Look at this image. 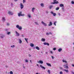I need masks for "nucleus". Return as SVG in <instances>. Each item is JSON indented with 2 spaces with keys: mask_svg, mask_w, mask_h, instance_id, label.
Listing matches in <instances>:
<instances>
[{
  "mask_svg": "<svg viewBox=\"0 0 74 74\" xmlns=\"http://www.w3.org/2000/svg\"><path fill=\"white\" fill-rule=\"evenodd\" d=\"M72 67H74V65L73 64H72Z\"/></svg>",
  "mask_w": 74,
  "mask_h": 74,
  "instance_id": "54",
  "label": "nucleus"
},
{
  "mask_svg": "<svg viewBox=\"0 0 74 74\" xmlns=\"http://www.w3.org/2000/svg\"><path fill=\"white\" fill-rule=\"evenodd\" d=\"M71 4H74V2L73 1H71Z\"/></svg>",
  "mask_w": 74,
  "mask_h": 74,
  "instance_id": "34",
  "label": "nucleus"
},
{
  "mask_svg": "<svg viewBox=\"0 0 74 74\" xmlns=\"http://www.w3.org/2000/svg\"><path fill=\"white\" fill-rule=\"evenodd\" d=\"M56 0H54L53 1V2H56Z\"/></svg>",
  "mask_w": 74,
  "mask_h": 74,
  "instance_id": "50",
  "label": "nucleus"
},
{
  "mask_svg": "<svg viewBox=\"0 0 74 74\" xmlns=\"http://www.w3.org/2000/svg\"><path fill=\"white\" fill-rule=\"evenodd\" d=\"M64 71H66V73H69V71H68V70H67L64 69Z\"/></svg>",
  "mask_w": 74,
  "mask_h": 74,
  "instance_id": "18",
  "label": "nucleus"
},
{
  "mask_svg": "<svg viewBox=\"0 0 74 74\" xmlns=\"http://www.w3.org/2000/svg\"><path fill=\"white\" fill-rule=\"evenodd\" d=\"M7 25H10V24H9V23H7Z\"/></svg>",
  "mask_w": 74,
  "mask_h": 74,
  "instance_id": "52",
  "label": "nucleus"
},
{
  "mask_svg": "<svg viewBox=\"0 0 74 74\" xmlns=\"http://www.w3.org/2000/svg\"><path fill=\"white\" fill-rule=\"evenodd\" d=\"M30 62H31V63H32V60H30Z\"/></svg>",
  "mask_w": 74,
  "mask_h": 74,
  "instance_id": "56",
  "label": "nucleus"
},
{
  "mask_svg": "<svg viewBox=\"0 0 74 74\" xmlns=\"http://www.w3.org/2000/svg\"><path fill=\"white\" fill-rule=\"evenodd\" d=\"M46 13L47 14H48V11H46Z\"/></svg>",
  "mask_w": 74,
  "mask_h": 74,
  "instance_id": "59",
  "label": "nucleus"
},
{
  "mask_svg": "<svg viewBox=\"0 0 74 74\" xmlns=\"http://www.w3.org/2000/svg\"><path fill=\"white\" fill-rule=\"evenodd\" d=\"M47 42H45L44 43V45H47Z\"/></svg>",
  "mask_w": 74,
  "mask_h": 74,
  "instance_id": "41",
  "label": "nucleus"
},
{
  "mask_svg": "<svg viewBox=\"0 0 74 74\" xmlns=\"http://www.w3.org/2000/svg\"><path fill=\"white\" fill-rule=\"evenodd\" d=\"M60 74H63V72H62V71H61L60 72Z\"/></svg>",
  "mask_w": 74,
  "mask_h": 74,
  "instance_id": "35",
  "label": "nucleus"
},
{
  "mask_svg": "<svg viewBox=\"0 0 74 74\" xmlns=\"http://www.w3.org/2000/svg\"><path fill=\"white\" fill-rule=\"evenodd\" d=\"M28 16L29 18H31V16L30 14H29L28 15Z\"/></svg>",
  "mask_w": 74,
  "mask_h": 74,
  "instance_id": "33",
  "label": "nucleus"
},
{
  "mask_svg": "<svg viewBox=\"0 0 74 74\" xmlns=\"http://www.w3.org/2000/svg\"><path fill=\"white\" fill-rule=\"evenodd\" d=\"M60 69H63V68H62V67H60Z\"/></svg>",
  "mask_w": 74,
  "mask_h": 74,
  "instance_id": "53",
  "label": "nucleus"
},
{
  "mask_svg": "<svg viewBox=\"0 0 74 74\" xmlns=\"http://www.w3.org/2000/svg\"><path fill=\"white\" fill-rule=\"evenodd\" d=\"M68 65H67V64H66V65H64V68H65V69H68L69 68V67H68Z\"/></svg>",
  "mask_w": 74,
  "mask_h": 74,
  "instance_id": "3",
  "label": "nucleus"
},
{
  "mask_svg": "<svg viewBox=\"0 0 74 74\" xmlns=\"http://www.w3.org/2000/svg\"><path fill=\"white\" fill-rule=\"evenodd\" d=\"M22 12H20L19 13H18V16H25V14H22Z\"/></svg>",
  "mask_w": 74,
  "mask_h": 74,
  "instance_id": "1",
  "label": "nucleus"
},
{
  "mask_svg": "<svg viewBox=\"0 0 74 74\" xmlns=\"http://www.w3.org/2000/svg\"><path fill=\"white\" fill-rule=\"evenodd\" d=\"M51 4H54L55 3V2H52L51 3Z\"/></svg>",
  "mask_w": 74,
  "mask_h": 74,
  "instance_id": "38",
  "label": "nucleus"
},
{
  "mask_svg": "<svg viewBox=\"0 0 74 74\" xmlns=\"http://www.w3.org/2000/svg\"><path fill=\"white\" fill-rule=\"evenodd\" d=\"M10 32H8L7 34L8 35L10 34Z\"/></svg>",
  "mask_w": 74,
  "mask_h": 74,
  "instance_id": "40",
  "label": "nucleus"
},
{
  "mask_svg": "<svg viewBox=\"0 0 74 74\" xmlns=\"http://www.w3.org/2000/svg\"><path fill=\"white\" fill-rule=\"evenodd\" d=\"M35 23L36 25H38V23L37 22H35Z\"/></svg>",
  "mask_w": 74,
  "mask_h": 74,
  "instance_id": "29",
  "label": "nucleus"
},
{
  "mask_svg": "<svg viewBox=\"0 0 74 74\" xmlns=\"http://www.w3.org/2000/svg\"><path fill=\"white\" fill-rule=\"evenodd\" d=\"M20 7H21V9H22L23 8L24 6L23 4H22V3H20Z\"/></svg>",
  "mask_w": 74,
  "mask_h": 74,
  "instance_id": "4",
  "label": "nucleus"
},
{
  "mask_svg": "<svg viewBox=\"0 0 74 74\" xmlns=\"http://www.w3.org/2000/svg\"><path fill=\"white\" fill-rule=\"evenodd\" d=\"M37 66H38H38H39L38 64H37Z\"/></svg>",
  "mask_w": 74,
  "mask_h": 74,
  "instance_id": "58",
  "label": "nucleus"
},
{
  "mask_svg": "<svg viewBox=\"0 0 74 74\" xmlns=\"http://www.w3.org/2000/svg\"><path fill=\"white\" fill-rule=\"evenodd\" d=\"M51 58H52V59H54V58L53 56H51Z\"/></svg>",
  "mask_w": 74,
  "mask_h": 74,
  "instance_id": "47",
  "label": "nucleus"
},
{
  "mask_svg": "<svg viewBox=\"0 0 74 74\" xmlns=\"http://www.w3.org/2000/svg\"><path fill=\"white\" fill-rule=\"evenodd\" d=\"M59 10V8L57 7L56 8V10Z\"/></svg>",
  "mask_w": 74,
  "mask_h": 74,
  "instance_id": "25",
  "label": "nucleus"
},
{
  "mask_svg": "<svg viewBox=\"0 0 74 74\" xmlns=\"http://www.w3.org/2000/svg\"><path fill=\"white\" fill-rule=\"evenodd\" d=\"M54 3L55 4H57L58 3H59V2L58 1H57L55 2Z\"/></svg>",
  "mask_w": 74,
  "mask_h": 74,
  "instance_id": "23",
  "label": "nucleus"
},
{
  "mask_svg": "<svg viewBox=\"0 0 74 74\" xmlns=\"http://www.w3.org/2000/svg\"><path fill=\"white\" fill-rule=\"evenodd\" d=\"M28 56H29V57H31V56H31V55H30V54H29V55H28Z\"/></svg>",
  "mask_w": 74,
  "mask_h": 74,
  "instance_id": "48",
  "label": "nucleus"
},
{
  "mask_svg": "<svg viewBox=\"0 0 74 74\" xmlns=\"http://www.w3.org/2000/svg\"><path fill=\"white\" fill-rule=\"evenodd\" d=\"M48 46L49 45V43H47V45Z\"/></svg>",
  "mask_w": 74,
  "mask_h": 74,
  "instance_id": "45",
  "label": "nucleus"
},
{
  "mask_svg": "<svg viewBox=\"0 0 74 74\" xmlns=\"http://www.w3.org/2000/svg\"><path fill=\"white\" fill-rule=\"evenodd\" d=\"M64 6V5H63V4H61L60 5V7H62Z\"/></svg>",
  "mask_w": 74,
  "mask_h": 74,
  "instance_id": "17",
  "label": "nucleus"
},
{
  "mask_svg": "<svg viewBox=\"0 0 74 74\" xmlns=\"http://www.w3.org/2000/svg\"><path fill=\"white\" fill-rule=\"evenodd\" d=\"M50 53H51L52 54H53V52L52 51H50Z\"/></svg>",
  "mask_w": 74,
  "mask_h": 74,
  "instance_id": "36",
  "label": "nucleus"
},
{
  "mask_svg": "<svg viewBox=\"0 0 74 74\" xmlns=\"http://www.w3.org/2000/svg\"><path fill=\"white\" fill-rule=\"evenodd\" d=\"M16 35L17 36H19L20 35H19V33H18V32H17L16 31Z\"/></svg>",
  "mask_w": 74,
  "mask_h": 74,
  "instance_id": "7",
  "label": "nucleus"
},
{
  "mask_svg": "<svg viewBox=\"0 0 74 74\" xmlns=\"http://www.w3.org/2000/svg\"><path fill=\"white\" fill-rule=\"evenodd\" d=\"M8 14H10V15H12L13 14H12V13L11 12H10V11H9L8 12Z\"/></svg>",
  "mask_w": 74,
  "mask_h": 74,
  "instance_id": "8",
  "label": "nucleus"
},
{
  "mask_svg": "<svg viewBox=\"0 0 74 74\" xmlns=\"http://www.w3.org/2000/svg\"><path fill=\"white\" fill-rule=\"evenodd\" d=\"M41 40L42 41H43V42H44L45 41V39L42 38L41 39Z\"/></svg>",
  "mask_w": 74,
  "mask_h": 74,
  "instance_id": "13",
  "label": "nucleus"
},
{
  "mask_svg": "<svg viewBox=\"0 0 74 74\" xmlns=\"http://www.w3.org/2000/svg\"><path fill=\"white\" fill-rule=\"evenodd\" d=\"M62 50V49L61 48H60L58 49V51L59 52H60Z\"/></svg>",
  "mask_w": 74,
  "mask_h": 74,
  "instance_id": "19",
  "label": "nucleus"
},
{
  "mask_svg": "<svg viewBox=\"0 0 74 74\" xmlns=\"http://www.w3.org/2000/svg\"><path fill=\"white\" fill-rule=\"evenodd\" d=\"M40 67L42 68V69H44V70H45V68L42 66L41 65H40Z\"/></svg>",
  "mask_w": 74,
  "mask_h": 74,
  "instance_id": "6",
  "label": "nucleus"
},
{
  "mask_svg": "<svg viewBox=\"0 0 74 74\" xmlns=\"http://www.w3.org/2000/svg\"><path fill=\"white\" fill-rule=\"evenodd\" d=\"M51 25H52V22H50L48 26H51Z\"/></svg>",
  "mask_w": 74,
  "mask_h": 74,
  "instance_id": "12",
  "label": "nucleus"
},
{
  "mask_svg": "<svg viewBox=\"0 0 74 74\" xmlns=\"http://www.w3.org/2000/svg\"><path fill=\"white\" fill-rule=\"evenodd\" d=\"M16 27L19 30H22V27L21 26H20L19 25H16Z\"/></svg>",
  "mask_w": 74,
  "mask_h": 74,
  "instance_id": "2",
  "label": "nucleus"
},
{
  "mask_svg": "<svg viewBox=\"0 0 74 74\" xmlns=\"http://www.w3.org/2000/svg\"><path fill=\"white\" fill-rule=\"evenodd\" d=\"M56 48H54L53 49V50H54V51H55V50H56Z\"/></svg>",
  "mask_w": 74,
  "mask_h": 74,
  "instance_id": "44",
  "label": "nucleus"
},
{
  "mask_svg": "<svg viewBox=\"0 0 74 74\" xmlns=\"http://www.w3.org/2000/svg\"><path fill=\"white\" fill-rule=\"evenodd\" d=\"M56 22H55L54 23V25H55V26H56Z\"/></svg>",
  "mask_w": 74,
  "mask_h": 74,
  "instance_id": "39",
  "label": "nucleus"
},
{
  "mask_svg": "<svg viewBox=\"0 0 74 74\" xmlns=\"http://www.w3.org/2000/svg\"><path fill=\"white\" fill-rule=\"evenodd\" d=\"M46 35H47V36H49V33H46Z\"/></svg>",
  "mask_w": 74,
  "mask_h": 74,
  "instance_id": "42",
  "label": "nucleus"
},
{
  "mask_svg": "<svg viewBox=\"0 0 74 74\" xmlns=\"http://www.w3.org/2000/svg\"><path fill=\"white\" fill-rule=\"evenodd\" d=\"M2 21L3 22H5V19L4 17H2Z\"/></svg>",
  "mask_w": 74,
  "mask_h": 74,
  "instance_id": "10",
  "label": "nucleus"
},
{
  "mask_svg": "<svg viewBox=\"0 0 74 74\" xmlns=\"http://www.w3.org/2000/svg\"><path fill=\"white\" fill-rule=\"evenodd\" d=\"M54 28L53 27H52V28Z\"/></svg>",
  "mask_w": 74,
  "mask_h": 74,
  "instance_id": "64",
  "label": "nucleus"
},
{
  "mask_svg": "<svg viewBox=\"0 0 74 74\" xmlns=\"http://www.w3.org/2000/svg\"><path fill=\"white\" fill-rule=\"evenodd\" d=\"M56 13H53V16H56Z\"/></svg>",
  "mask_w": 74,
  "mask_h": 74,
  "instance_id": "26",
  "label": "nucleus"
},
{
  "mask_svg": "<svg viewBox=\"0 0 74 74\" xmlns=\"http://www.w3.org/2000/svg\"><path fill=\"white\" fill-rule=\"evenodd\" d=\"M62 10H64V5L62 7Z\"/></svg>",
  "mask_w": 74,
  "mask_h": 74,
  "instance_id": "27",
  "label": "nucleus"
},
{
  "mask_svg": "<svg viewBox=\"0 0 74 74\" xmlns=\"http://www.w3.org/2000/svg\"><path fill=\"white\" fill-rule=\"evenodd\" d=\"M38 63H40V64H43V62L42 61L40 60L39 61H38Z\"/></svg>",
  "mask_w": 74,
  "mask_h": 74,
  "instance_id": "9",
  "label": "nucleus"
},
{
  "mask_svg": "<svg viewBox=\"0 0 74 74\" xmlns=\"http://www.w3.org/2000/svg\"><path fill=\"white\" fill-rule=\"evenodd\" d=\"M4 37V35H3V36H1V38H3Z\"/></svg>",
  "mask_w": 74,
  "mask_h": 74,
  "instance_id": "46",
  "label": "nucleus"
},
{
  "mask_svg": "<svg viewBox=\"0 0 74 74\" xmlns=\"http://www.w3.org/2000/svg\"><path fill=\"white\" fill-rule=\"evenodd\" d=\"M34 10H35V8H33L32 9V12H34Z\"/></svg>",
  "mask_w": 74,
  "mask_h": 74,
  "instance_id": "21",
  "label": "nucleus"
},
{
  "mask_svg": "<svg viewBox=\"0 0 74 74\" xmlns=\"http://www.w3.org/2000/svg\"><path fill=\"white\" fill-rule=\"evenodd\" d=\"M51 14H53V12H51Z\"/></svg>",
  "mask_w": 74,
  "mask_h": 74,
  "instance_id": "49",
  "label": "nucleus"
},
{
  "mask_svg": "<svg viewBox=\"0 0 74 74\" xmlns=\"http://www.w3.org/2000/svg\"><path fill=\"white\" fill-rule=\"evenodd\" d=\"M25 61L26 62H28V60H25Z\"/></svg>",
  "mask_w": 74,
  "mask_h": 74,
  "instance_id": "43",
  "label": "nucleus"
},
{
  "mask_svg": "<svg viewBox=\"0 0 74 74\" xmlns=\"http://www.w3.org/2000/svg\"><path fill=\"white\" fill-rule=\"evenodd\" d=\"M45 53H46V54H48V52H45Z\"/></svg>",
  "mask_w": 74,
  "mask_h": 74,
  "instance_id": "55",
  "label": "nucleus"
},
{
  "mask_svg": "<svg viewBox=\"0 0 74 74\" xmlns=\"http://www.w3.org/2000/svg\"><path fill=\"white\" fill-rule=\"evenodd\" d=\"M22 37H23V35H22Z\"/></svg>",
  "mask_w": 74,
  "mask_h": 74,
  "instance_id": "60",
  "label": "nucleus"
},
{
  "mask_svg": "<svg viewBox=\"0 0 74 74\" xmlns=\"http://www.w3.org/2000/svg\"><path fill=\"white\" fill-rule=\"evenodd\" d=\"M49 34H52V33H51V32H49Z\"/></svg>",
  "mask_w": 74,
  "mask_h": 74,
  "instance_id": "51",
  "label": "nucleus"
},
{
  "mask_svg": "<svg viewBox=\"0 0 74 74\" xmlns=\"http://www.w3.org/2000/svg\"><path fill=\"white\" fill-rule=\"evenodd\" d=\"M10 74H13V72L12 71H10Z\"/></svg>",
  "mask_w": 74,
  "mask_h": 74,
  "instance_id": "30",
  "label": "nucleus"
},
{
  "mask_svg": "<svg viewBox=\"0 0 74 74\" xmlns=\"http://www.w3.org/2000/svg\"><path fill=\"white\" fill-rule=\"evenodd\" d=\"M30 46L32 47H34V45L33 44L31 43L30 44Z\"/></svg>",
  "mask_w": 74,
  "mask_h": 74,
  "instance_id": "14",
  "label": "nucleus"
},
{
  "mask_svg": "<svg viewBox=\"0 0 74 74\" xmlns=\"http://www.w3.org/2000/svg\"><path fill=\"white\" fill-rule=\"evenodd\" d=\"M25 41H26V42H27V40H28V38H25Z\"/></svg>",
  "mask_w": 74,
  "mask_h": 74,
  "instance_id": "31",
  "label": "nucleus"
},
{
  "mask_svg": "<svg viewBox=\"0 0 74 74\" xmlns=\"http://www.w3.org/2000/svg\"><path fill=\"white\" fill-rule=\"evenodd\" d=\"M53 6L52 5H51L49 6V9H51L52 8H53Z\"/></svg>",
  "mask_w": 74,
  "mask_h": 74,
  "instance_id": "15",
  "label": "nucleus"
},
{
  "mask_svg": "<svg viewBox=\"0 0 74 74\" xmlns=\"http://www.w3.org/2000/svg\"><path fill=\"white\" fill-rule=\"evenodd\" d=\"M19 43L20 44H21V43H22V40H19Z\"/></svg>",
  "mask_w": 74,
  "mask_h": 74,
  "instance_id": "28",
  "label": "nucleus"
},
{
  "mask_svg": "<svg viewBox=\"0 0 74 74\" xmlns=\"http://www.w3.org/2000/svg\"><path fill=\"white\" fill-rule=\"evenodd\" d=\"M25 1H25V0H23V3H25Z\"/></svg>",
  "mask_w": 74,
  "mask_h": 74,
  "instance_id": "37",
  "label": "nucleus"
},
{
  "mask_svg": "<svg viewBox=\"0 0 74 74\" xmlns=\"http://www.w3.org/2000/svg\"><path fill=\"white\" fill-rule=\"evenodd\" d=\"M73 74H74V72H73Z\"/></svg>",
  "mask_w": 74,
  "mask_h": 74,
  "instance_id": "63",
  "label": "nucleus"
},
{
  "mask_svg": "<svg viewBox=\"0 0 74 74\" xmlns=\"http://www.w3.org/2000/svg\"><path fill=\"white\" fill-rule=\"evenodd\" d=\"M18 1V0H14V1Z\"/></svg>",
  "mask_w": 74,
  "mask_h": 74,
  "instance_id": "57",
  "label": "nucleus"
},
{
  "mask_svg": "<svg viewBox=\"0 0 74 74\" xmlns=\"http://www.w3.org/2000/svg\"><path fill=\"white\" fill-rule=\"evenodd\" d=\"M62 62H65V63H67V61H65V60H62Z\"/></svg>",
  "mask_w": 74,
  "mask_h": 74,
  "instance_id": "24",
  "label": "nucleus"
},
{
  "mask_svg": "<svg viewBox=\"0 0 74 74\" xmlns=\"http://www.w3.org/2000/svg\"><path fill=\"white\" fill-rule=\"evenodd\" d=\"M25 66H23V68H25Z\"/></svg>",
  "mask_w": 74,
  "mask_h": 74,
  "instance_id": "62",
  "label": "nucleus"
},
{
  "mask_svg": "<svg viewBox=\"0 0 74 74\" xmlns=\"http://www.w3.org/2000/svg\"><path fill=\"white\" fill-rule=\"evenodd\" d=\"M47 72L49 74H51V71H50V70H48Z\"/></svg>",
  "mask_w": 74,
  "mask_h": 74,
  "instance_id": "22",
  "label": "nucleus"
},
{
  "mask_svg": "<svg viewBox=\"0 0 74 74\" xmlns=\"http://www.w3.org/2000/svg\"><path fill=\"white\" fill-rule=\"evenodd\" d=\"M46 64H47V66H50V67H51V64H50L49 63H46Z\"/></svg>",
  "mask_w": 74,
  "mask_h": 74,
  "instance_id": "11",
  "label": "nucleus"
},
{
  "mask_svg": "<svg viewBox=\"0 0 74 74\" xmlns=\"http://www.w3.org/2000/svg\"><path fill=\"white\" fill-rule=\"evenodd\" d=\"M44 4L43 3H41L40 4V5L42 7H44Z\"/></svg>",
  "mask_w": 74,
  "mask_h": 74,
  "instance_id": "16",
  "label": "nucleus"
},
{
  "mask_svg": "<svg viewBox=\"0 0 74 74\" xmlns=\"http://www.w3.org/2000/svg\"><path fill=\"white\" fill-rule=\"evenodd\" d=\"M41 23L43 25H44L45 26H47V24L46 23H44L43 21H42Z\"/></svg>",
  "mask_w": 74,
  "mask_h": 74,
  "instance_id": "5",
  "label": "nucleus"
},
{
  "mask_svg": "<svg viewBox=\"0 0 74 74\" xmlns=\"http://www.w3.org/2000/svg\"><path fill=\"white\" fill-rule=\"evenodd\" d=\"M36 48L38 50H40V48H39V47L37 46L36 47Z\"/></svg>",
  "mask_w": 74,
  "mask_h": 74,
  "instance_id": "20",
  "label": "nucleus"
},
{
  "mask_svg": "<svg viewBox=\"0 0 74 74\" xmlns=\"http://www.w3.org/2000/svg\"><path fill=\"white\" fill-rule=\"evenodd\" d=\"M11 47H12V48H14V47H15V45H13V46H11Z\"/></svg>",
  "mask_w": 74,
  "mask_h": 74,
  "instance_id": "32",
  "label": "nucleus"
},
{
  "mask_svg": "<svg viewBox=\"0 0 74 74\" xmlns=\"http://www.w3.org/2000/svg\"><path fill=\"white\" fill-rule=\"evenodd\" d=\"M59 15H60V13H59Z\"/></svg>",
  "mask_w": 74,
  "mask_h": 74,
  "instance_id": "61",
  "label": "nucleus"
}]
</instances>
